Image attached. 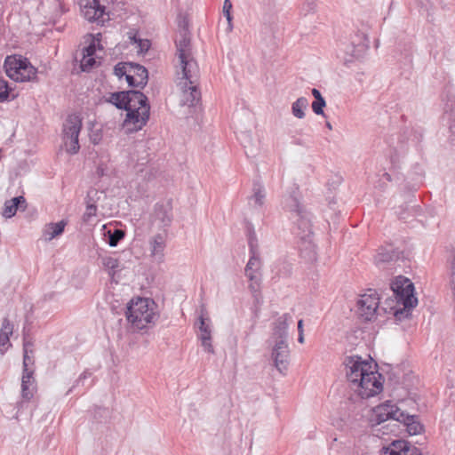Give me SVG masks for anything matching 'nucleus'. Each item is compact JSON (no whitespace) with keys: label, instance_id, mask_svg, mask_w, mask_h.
<instances>
[{"label":"nucleus","instance_id":"nucleus-44","mask_svg":"<svg viewBox=\"0 0 455 455\" xmlns=\"http://www.w3.org/2000/svg\"><path fill=\"white\" fill-rule=\"evenodd\" d=\"M199 339L201 340V345L204 347V351L211 354L214 353V348L212 344V337H202L199 338Z\"/></svg>","mask_w":455,"mask_h":455},{"label":"nucleus","instance_id":"nucleus-12","mask_svg":"<svg viewBox=\"0 0 455 455\" xmlns=\"http://www.w3.org/2000/svg\"><path fill=\"white\" fill-rule=\"evenodd\" d=\"M379 298L374 290H368L357 300V314L364 321H371L379 312Z\"/></svg>","mask_w":455,"mask_h":455},{"label":"nucleus","instance_id":"nucleus-18","mask_svg":"<svg viewBox=\"0 0 455 455\" xmlns=\"http://www.w3.org/2000/svg\"><path fill=\"white\" fill-rule=\"evenodd\" d=\"M148 81V69L137 63H130L127 83L130 86L144 88Z\"/></svg>","mask_w":455,"mask_h":455},{"label":"nucleus","instance_id":"nucleus-10","mask_svg":"<svg viewBox=\"0 0 455 455\" xmlns=\"http://www.w3.org/2000/svg\"><path fill=\"white\" fill-rule=\"evenodd\" d=\"M81 128L82 121L76 115L68 116L63 124V140L66 150L69 154H76L79 151L78 136Z\"/></svg>","mask_w":455,"mask_h":455},{"label":"nucleus","instance_id":"nucleus-52","mask_svg":"<svg viewBox=\"0 0 455 455\" xmlns=\"http://www.w3.org/2000/svg\"><path fill=\"white\" fill-rule=\"evenodd\" d=\"M449 129L452 134H455V124H450Z\"/></svg>","mask_w":455,"mask_h":455},{"label":"nucleus","instance_id":"nucleus-43","mask_svg":"<svg viewBox=\"0 0 455 455\" xmlns=\"http://www.w3.org/2000/svg\"><path fill=\"white\" fill-rule=\"evenodd\" d=\"M316 8V0H304L301 7L303 13L307 14L315 12Z\"/></svg>","mask_w":455,"mask_h":455},{"label":"nucleus","instance_id":"nucleus-4","mask_svg":"<svg viewBox=\"0 0 455 455\" xmlns=\"http://www.w3.org/2000/svg\"><path fill=\"white\" fill-rule=\"evenodd\" d=\"M108 102L127 111L123 127L127 132L141 130L149 119L150 106L147 96L140 91L110 93Z\"/></svg>","mask_w":455,"mask_h":455},{"label":"nucleus","instance_id":"nucleus-21","mask_svg":"<svg viewBox=\"0 0 455 455\" xmlns=\"http://www.w3.org/2000/svg\"><path fill=\"white\" fill-rule=\"evenodd\" d=\"M399 417L398 422L404 425L409 435H416L423 431V425L419 422L418 416L410 415L403 411L402 413L399 414Z\"/></svg>","mask_w":455,"mask_h":455},{"label":"nucleus","instance_id":"nucleus-30","mask_svg":"<svg viewBox=\"0 0 455 455\" xmlns=\"http://www.w3.org/2000/svg\"><path fill=\"white\" fill-rule=\"evenodd\" d=\"M248 245L250 254L259 255L258 238L253 228H248Z\"/></svg>","mask_w":455,"mask_h":455},{"label":"nucleus","instance_id":"nucleus-13","mask_svg":"<svg viewBox=\"0 0 455 455\" xmlns=\"http://www.w3.org/2000/svg\"><path fill=\"white\" fill-rule=\"evenodd\" d=\"M402 411H403L391 402L379 404L372 410L370 419L371 424L372 427H377L389 419L398 422L400 419L399 414L402 413Z\"/></svg>","mask_w":455,"mask_h":455},{"label":"nucleus","instance_id":"nucleus-55","mask_svg":"<svg viewBox=\"0 0 455 455\" xmlns=\"http://www.w3.org/2000/svg\"><path fill=\"white\" fill-rule=\"evenodd\" d=\"M326 126H327L330 130H331V128H332V127H331V124L330 123H327V124H326Z\"/></svg>","mask_w":455,"mask_h":455},{"label":"nucleus","instance_id":"nucleus-37","mask_svg":"<svg viewBox=\"0 0 455 455\" xmlns=\"http://www.w3.org/2000/svg\"><path fill=\"white\" fill-rule=\"evenodd\" d=\"M130 39L133 41L135 44H137L139 52L140 53L147 52L150 47V42L148 39H138L136 36H130Z\"/></svg>","mask_w":455,"mask_h":455},{"label":"nucleus","instance_id":"nucleus-45","mask_svg":"<svg viewBox=\"0 0 455 455\" xmlns=\"http://www.w3.org/2000/svg\"><path fill=\"white\" fill-rule=\"evenodd\" d=\"M96 44L94 42H92L87 47L84 48L83 50V55H87V56H93L94 57V54H95V52H96Z\"/></svg>","mask_w":455,"mask_h":455},{"label":"nucleus","instance_id":"nucleus-42","mask_svg":"<svg viewBox=\"0 0 455 455\" xmlns=\"http://www.w3.org/2000/svg\"><path fill=\"white\" fill-rule=\"evenodd\" d=\"M34 364V359L31 354H23V371L22 372H34L30 365Z\"/></svg>","mask_w":455,"mask_h":455},{"label":"nucleus","instance_id":"nucleus-26","mask_svg":"<svg viewBox=\"0 0 455 455\" xmlns=\"http://www.w3.org/2000/svg\"><path fill=\"white\" fill-rule=\"evenodd\" d=\"M265 198L266 192L264 187L255 183L253 186V194L249 198V204L255 209H259L264 205Z\"/></svg>","mask_w":455,"mask_h":455},{"label":"nucleus","instance_id":"nucleus-14","mask_svg":"<svg viewBox=\"0 0 455 455\" xmlns=\"http://www.w3.org/2000/svg\"><path fill=\"white\" fill-rule=\"evenodd\" d=\"M172 205L170 201L160 202L154 206L153 212L150 216L151 224L163 228L164 231L166 228L171 226L172 222Z\"/></svg>","mask_w":455,"mask_h":455},{"label":"nucleus","instance_id":"nucleus-33","mask_svg":"<svg viewBox=\"0 0 455 455\" xmlns=\"http://www.w3.org/2000/svg\"><path fill=\"white\" fill-rule=\"evenodd\" d=\"M11 88L9 87L8 82L2 76H0V102H4L9 98Z\"/></svg>","mask_w":455,"mask_h":455},{"label":"nucleus","instance_id":"nucleus-9","mask_svg":"<svg viewBox=\"0 0 455 455\" xmlns=\"http://www.w3.org/2000/svg\"><path fill=\"white\" fill-rule=\"evenodd\" d=\"M368 49L367 37L362 32H356L339 44V51L343 53L341 58L346 64L357 60L365 53Z\"/></svg>","mask_w":455,"mask_h":455},{"label":"nucleus","instance_id":"nucleus-24","mask_svg":"<svg viewBox=\"0 0 455 455\" xmlns=\"http://www.w3.org/2000/svg\"><path fill=\"white\" fill-rule=\"evenodd\" d=\"M196 324L199 329L198 338L212 337L211 319L207 316V311L204 306L201 307L200 315Z\"/></svg>","mask_w":455,"mask_h":455},{"label":"nucleus","instance_id":"nucleus-22","mask_svg":"<svg viewBox=\"0 0 455 455\" xmlns=\"http://www.w3.org/2000/svg\"><path fill=\"white\" fill-rule=\"evenodd\" d=\"M291 320V316L289 314H283L276 319L273 329V335L277 340H286L287 330L289 326V321Z\"/></svg>","mask_w":455,"mask_h":455},{"label":"nucleus","instance_id":"nucleus-11","mask_svg":"<svg viewBox=\"0 0 455 455\" xmlns=\"http://www.w3.org/2000/svg\"><path fill=\"white\" fill-rule=\"evenodd\" d=\"M79 6L82 16L89 22L103 25L109 20V14L100 0H79Z\"/></svg>","mask_w":455,"mask_h":455},{"label":"nucleus","instance_id":"nucleus-27","mask_svg":"<svg viewBox=\"0 0 455 455\" xmlns=\"http://www.w3.org/2000/svg\"><path fill=\"white\" fill-rule=\"evenodd\" d=\"M25 203L26 200L23 196H16L13 197L12 200L6 201L4 203V207L3 211L4 217L7 219L13 217L16 214L20 205L24 204Z\"/></svg>","mask_w":455,"mask_h":455},{"label":"nucleus","instance_id":"nucleus-49","mask_svg":"<svg viewBox=\"0 0 455 455\" xmlns=\"http://www.w3.org/2000/svg\"><path fill=\"white\" fill-rule=\"evenodd\" d=\"M312 95L314 96L315 100H317V98H322V94L319 90L314 88L312 89Z\"/></svg>","mask_w":455,"mask_h":455},{"label":"nucleus","instance_id":"nucleus-17","mask_svg":"<svg viewBox=\"0 0 455 455\" xmlns=\"http://www.w3.org/2000/svg\"><path fill=\"white\" fill-rule=\"evenodd\" d=\"M261 267V260L259 255L250 254V259L245 266L244 274L248 280L251 282L249 288L251 291H258L259 285V269Z\"/></svg>","mask_w":455,"mask_h":455},{"label":"nucleus","instance_id":"nucleus-28","mask_svg":"<svg viewBox=\"0 0 455 455\" xmlns=\"http://www.w3.org/2000/svg\"><path fill=\"white\" fill-rule=\"evenodd\" d=\"M66 225L67 222L64 220L48 224L44 231L45 240L51 241L56 236L61 235Z\"/></svg>","mask_w":455,"mask_h":455},{"label":"nucleus","instance_id":"nucleus-48","mask_svg":"<svg viewBox=\"0 0 455 455\" xmlns=\"http://www.w3.org/2000/svg\"><path fill=\"white\" fill-rule=\"evenodd\" d=\"M100 40H101V34L100 33H97L95 36H93L92 42H94L95 44L99 46V48H102L101 46H100Z\"/></svg>","mask_w":455,"mask_h":455},{"label":"nucleus","instance_id":"nucleus-34","mask_svg":"<svg viewBox=\"0 0 455 455\" xmlns=\"http://www.w3.org/2000/svg\"><path fill=\"white\" fill-rule=\"evenodd\" d=\"M130 63H118L114 68V74L119 78L125 76L127 80V74H129Z\"/></svg>","mask_w":455,"mask_h":455},{"label":"nucleus","instance_id":"nucleus-38","mask_svg":"<svg viewBox=\"0 0 455 455\" xmlns=\"http://www.w3.org/2000/svg\"><path fill=\"white\" fill-rule=\"evenodd\" d=\"M326 106V101L323 97L317 98L312 103V110L316 115H323V108Z\"/></svg>","mask_w":455,"mask_h":455},{"label":"nucleus","instance_id":"nucleus-2","mask_svg":"<svg viewBox=\"0 0 455 455\" xmlns=\"http://www.w3.org/2000/svg\"><path fill=\"white\" fill-rule=\"evenodd\" d=\"M344 364L351 388L362 398L372 397L382 391V376L372 361L353 355L347 357Z\"/></svg>","mask_w":455,"mask_h":455},{"label":"nucleus","instance_id":"nucleus-25","mask_svg":"<svg viewBox=\"0 0 455 455\" xmlns=\"http://www.w3.org/2000/svg\"><path fill=\"white\" fill-rule=\"evenodd\" d=\"M399 257L400 251L389 246L387 248L379 249L375 256V261L377 264L387 263L398 259Z\"/></svg>","mask_w":455,"mask_h":455},{"label":"nucleus","instance_id":"nucleus-19","mask_svg":"<svg viewBox=\"0 0 455 455\" xmlns=\"http://www.w3.org/2000/svg\"><path fill=\"white\" fill-rule=\"evenodd\" d=\"M383 455H421V453L406 441L395 440L389 446L383 448Z\"/></svg>","mask_w":455,"mask_h":455},{"label":"nucleus","instance_id":"nucleus-40","mask_svg":"<svg viewBox=\"0 0 455 455\" xmlns=\"http://www.w3.org/2000/svg\"><path fill=\"white\" fill-rule=\"evenodd\" d=\"M399 219L406 220L409 216H413L416 213V210L413 207H409L406 205V207L403 209V206H401V210L396 212Z\"/></svg>","mask_w":455,"mask_h":455},{"label":"nucleus","instance_id":"nucleus-41","mask_svg":"<svg viewBox=\"0 0 455 455\" xmlns=\"http://www.w3.org/2000/svg\"><path fill=\"white\" fill-rule=\"evenodd\" d=\"M92 375L91 372H89L88 371H84L79 377L78 379L75 381L74 385L69 388V390L68 391V394L71 393L76 387L78 386H84V381L85 379H87L88 378H90Z\"/></svg>","mask_w":455,"mask_h":455},{"label":"nucleus","instance_id":"nucleus-36","mask_svg":"<svg viewBox=\"0 0 455 455\" xmlns=\"http://www.w3.org/2000/svg\"><path fill=\"white\" fill-rule=\"evenodd\" d=\"M232 3L230 0H225L223 3V14L228 22V29L231 30L232 26V16H231Z\"/></svg>","mask_w":455,"mask_h":455},{"label":"nucleus","instance_id":"nucleus-50","mask_svg":"<svg viewBox=\"0 0 455 455\" xmlns=\"http://www.w3.org/2000/svg\"><path fill=\"white\" fill-rule=\"evenodd\" d=\"M298 331H299V332H304V330H303V320H299L298 322Z\"/></svg>","mask_w":455,"mask_h":455},{"label":"nucleus","instance_id":"nucleus-16","mask_svg":"<svg viewBox=\"0 0 455 455\" xmlns=\"http://www.w3.org/2000/svg\"><path fill=\"white\" fill-rule=\"evenodd\" d=\"M290 349L286 340H276L272 350V358L277 371L284 374L288 369Z\"/></svg>","mask_w":455,"mask_h":455},{"label":"nucleus","instance_id":"nucleus-35","mask_svg":"<svg viewBox=\"0 0 455 455\" xmlns=\"http://www.w3.org/2000/svg\"><path fill=\"white\" fill-rule=\"evenodd\" d=\"M96 64V60L93 56L83 55V59L81 60V68L83 71L91 70Z\"/></svg>","mask_w":455,"mask_h":455},{"label":"nucleus","instance_id":"nucleus-54","mask_svg":"<svg viewBox=\"0 0 455 455\" xmlns=\"http://www.w3.org/2000/svg\"><path fill=\"white\" fill-rule=\"evenodd\" d=\"M383 176L386 178L387 180H388V181L391 180V177H390V175L387 172H385L383 174Z\"/></svg>","mask_w":455,"mask_h":455},{"label":"nucleus","instance_id":"nucleus-51","mask_svg":"<svg viewBox=\"0 0 455 455\" xmlns=\"http://www.w3.org/2000/svg\"><path fill=\"white\" fill-rule=\"evenodd\" d=\"M298 341L299 343H304V332H299L298 336Z\"/></svg>","mask_w":455,"mask_h":455},{"label":"nucleus","instance_id":"nucleus-5","mask_svg":"<svg viewBox=\"0 0 455 455\" xmlns=\"http://www.w3.org/2000/svg\"><path fill=\"white\" fill-rule=\"evenodd\" d=\"M283 207L294 216L293 234L298 239L300 254L308 261L315 260V245L313 242L311 220L309 213L300 205L297 192H293L283 199Z\"/></svg>","mask_w":455,"mask_h":455},{"label":"nucleus","instance_id":"nucleus-47","mask_svg":"<svg viewBox=\"0 0 455 455\" xmlns=\"http://www.w3.org/2000/svg\"><path fill=\"white\" fill-rule=\"evenodd\" d=\"M451 283L454 285L455 291V255H453L451 260Z\"/></svg>","mask_w":455,"mask_h":455},{"label":"nucleus","instance_id":"nucleus-29","mask_svg":"<svg viewBox=\"0 0 455 455\" xmlns=\"http://www.w3.org/2000/svg\"><path fill=\"white\" fill-rule=\"evenodd\" d=\"M308 104V100L306 97L298 98L291 104L292 115L299 119L304 118L306 116L305 111L307 109Z\"/></svg>","mask_w":455,"mask_h":455},{"label":"nucleus","instance_id":"nucleus-31","mask_svg":"<svg viewBox=\"0 0 455 455\" xmlns=\"http://www.w3.org/2000/svg\"><path fill=\"white\" fill-rule=\"evenodd\" d=\"M108 244L111 247H116L118 243L124 237V231L122 229L116 228L114 230H108Z\"/></svg>","mask_w":455,"mask_h":455},{"label":"nucleus","instance_id":"nucleus-1","mask_svg":"<svg viewBox=\"0 0 455 455\" xmlns=\"http://www.w3.org/2000/svg\"><path fill=\"white\" fill-rule=\"evenodd\" d=\"M175 64L177 85L181 95L180 102L188 107L196 106L201 100V92L198 88L200 70L196 60L191 45L189 32L183 28L175 39Z\"/></svg>","mask_w":455,"mask_h":455},{"label":"nucleus","instance_id":"nucleus-7","mask_svg":"<svg viewBox=\"0 0 455 455\" xmlns=\"http://www.w3.org/2000/svg\"><path fill=\"white\" fill-rule=\"evenodd\" d=\"M156 307V305L153 299L147 298L132 299L127 306L125 315L132 329L140 331L153 326L158 318Z\"/></svg>","mask_w":455,"mask_h":455},{"label":"nucleus","instance_id":"nucleus-46","mask_svg":"<svg viewBox=\"0 0 455 455\" xmlns=\"http://www.w3.org/2000/svg\"><path fill=\"white\" fill-rule=\"evenodd\" d=\"M23 354L33 355V343L31 341L27 340L26 338H24Z\"/></svg>","mask_w":455,"mask_h":455},{"label":"nucleus","instance_id":"nucleus-39","mask_svg":"<svg viewBox=\"0 0 455 455\" xmlns=\"http://www.w3.org/2000/svg\"><path fill=\"white\" fill-rule=\"evenodd\" d=\"M97 206L90 202H87L85 212L83 215L84 221H89L92 217L96 216Z\"/></svg>","mask_w":455,"mask_h":455},{"label":"nucleus","instance_id":"nucleus-23","mask_svg":"<svg viewBox=\"0 0 455 455\" xmlns=\"http://www.w3.org/2000/svg\"><path fill=\"white\" fill-rule=\"evenodd\" d=\"M12 331L13 325L7 318H4L0 329V352L2 355L4 354L11 346L10 336L12 334Z\"/></svg>","mask_w":455,"mask_h":455},{"label":"nucleus","instance_id":"nucleus-6","mask_svg":"<svg viewBox=\"0 0 455 455\" xmlns=\"http://www.w3.org/2000/svg\"><path fill=\"white\" fill-rule=\"evenodd\" d=\"M394 299L387 301V307H382L387 314L393 315L396 321H402L411 315V311L418 304L414 295V284L403 275L396 276L390 284Z\"/></svg>","mask_w":455,"mask_h":455},{"label":"nucleus","instance_id":"nucleus-53","mask_svg":"<svg viewBox=\"0 0 455 455\" xmlns=\"http://www.w3.org/2000/svg\"><path fill=\"white\" fill-rule=\"evenodd\" d=\"M284 268H285V272L283 273V275H289L290 274V267L288 265H286L284 267Z\"/></svg>","mask_w":455,"mask_h":455},{"label":"nucleus","instance_id":"nucleus-20","mask_svg":"<svg viewBox=\"0 0 455 455\" xmlns=\"http://www.w3.org/2000/svg\"><path fill=\"white\" fill-rule=\"evenodd\" d=\"M167 233L164 230L163 233H158L153 235L149 240V247L151 256L162 259L164 257V251L166 246Z\"/></svg>","mask_w":455,"mask_h":455},{"label":"nucleus","instance_id":"nucleus-15","mask_svg":"<svg viewBox=\"0 0 455 455\" xmlns=\"http://www.w3.org/2000/svg\"><path fill=\"white\" fill-rule=\"evenodd\" d=\"M37 390L35 372H22L20 384V401L17 403L20 411L29 403Z\"/></svg>","mask_w":455,"mask_h":455},{"label":"nucleus","instance_id":"nucleus-56","mask_svg":"<svg viewBox=\"0 0 455 455\" xmlns=\"http://www.w3.org/2000/svg\"><path fill=\"white\" fill-rule=\"evenodd\" d=\"M294 143H295V144H298V145H300V144H301V143H300V140H297V141H295Z\"/></svg>","mask_w":455,"mask_h":455},{"label":"nucleus","instance_id":"nucleus-3","mask_svg":"<svg viewBox=\"0 0 455 455\" xmlns=\"http://www.w3.org/2000/svg\"><path fill=\"white\" fill-rule=\"evenodd\" d=\"M344 364L351 388L362 398L372 397L382 391V376L372 361L353 355L347 357Z\"/></svg>","mask_w":455,"mask_h":455},{"label":"nucleus","instance_id":"nucleus-32","mask_svg":"<svg viewBox=\"0 0 455 455\" xmlns=\"http://www.w3.org/2000/svg\"><path fill=\"white\" fill-rule=\"evenodd\" d=\"M102 264L106 269L108 270V274L114 277L116 270L119 267V261L117 259L113 257H106L102 259Z\"/></svg>","mask_w":455,"mask_h":455},{"label":"nucleus","instance_id":"nucleus-8","mask_svg":"<svg viewBox=\"0 0 455 455\" xmlns=\"http://www.w3.org/2000/svg\"><path fill=\"white\" fill-rule=\"evenodd\" d=\"M4 68L6 75L16 82L31 81L36 75V69L28 59L20 55L7 56L4 60Z\"/></svg>","mask_w":455,"mask_h":455}]
</instances>
